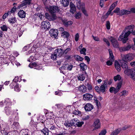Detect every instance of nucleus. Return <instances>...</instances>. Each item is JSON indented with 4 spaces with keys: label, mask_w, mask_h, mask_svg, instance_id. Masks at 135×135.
I'll return each mask as SVG.
<instances>
[{
    "label": "nucleus",
    "mask_w": 135,
    "mask_h": 135,
    "mask_svg": "<svg viewBox=\"0 0 135 135\" xmlns=\"http://www.w3.org/2000/svg\"><path fill=\"white\" fill-rule=\"evenodd\" d=\"M9 99H7L5 100L4 104L7 106L5 108V112L7 115H9L13 113L10 106L11 105V103L9 102Z\"/></svg>",
    "instance_id": "obj_1"
},
{
    "label": "nucleus",
    "mask_w": 135,
    "mask_h": 135,
    "mask_svg": "<svg viewBox=\"0 0 135 135\" xmlns=\"http://www.w3.org/2000/svg\"><path fill=\"white\" fill-rule=\"evenodd\" d=\"M78 120L77 119L74 118L70 120H67L64 123V125L67 128L71 127L72 126H76L75 123Z\"/></svg>",
    "instance_id": "obj_2"
},
{
    "label": "nucleus",
    "mask_w": 135,
    "mask_h": 135,
    "mask_svg": "<svg viewBox=\"0 0 135 135\" xmlns=\"http://www.w3.org/2000/svg\"><path fill=\"white\" fill-rule=\"evenodd\" d=\"M47 9L51 14H54L59 12L60 10L59 8L55 6H50Z\"/></svg>",
    "instance_id": "obj_3"
},
{
    "label": "nucleus",
    "mask_w": 135,
    "mask_h": 135,
    "mask_svg": "<svg viewBox=\"0 0 135 135\" xmlns=\"http://www.w3.org/2000/svg\"><path fill=\"white\" fill-rule=\"evenodd\" d=\"M50 23L48 21H44L42 22L41 27L45 31L49 30L51 28Z\"/></svg>",
    "instance_id": "obj_4"
},
{
    "label": "nucleus",
    "mask_w": 135,
    "mask_h": 135,
    "mask_svg": "<svg viewBox=\"0 0 135 135\" xmlns=\"http://www.w3.org/2000/svg\"><path fill=\"white\" fill-rule=\"evenodd\" d=\"M51 15H50L48 13H46L45 14V17L49 21H54L57 19L58 17L55 14Z\"/></svg>",
    "instance_id": "obj_5"
},
{
    "label": "nucleus",
    "mask_w": 135,
    "mask_h": 135,
    "mask_svg": "<svg viewBox=\"0 0 135 135\" xmlns=\"http://www.w3.org/2000/svg\"><path fill=\"white\" fill-rule=\"evenodd\" d=\"M50 36L53 38H56L58 34V31L57 29H51L49 31Z\"/></svg>",
    "instance_id": "obj_6"
},
{
    "label": "nucleus",
    "mask_w": 135,
    "mask_h": 135,
    "mask_svg": "<svg viewBox=\"0 0 135 135\" xmlns=\"http://www.w3.org/2000/svg\"><path fill=\"white\" fill-rule=\"evenodd\" d=\"M83 97L84 100L89 101L92 100L93 95L90 93H86L83 95Z\"/></svg>",
    "instance_id": "obj_7"
},
{
    "label": "nucleus",
    "mask_w": 135,
    "mask_h": 135,
    "mask_svg": "<svg viewBox=\"0 0 135 135\" xmlns=\"http://www.w3.org/2000/svg\"><path fill=\"white\" fill-rule=\"evenodd\" d=\"M109 39L110 41L113 46L115 48L119 47V45L118 42L115 38L111 36L109 38Z\"/></svg>",
    "instance_id": "obj_8"
},
{
    "label": "nucleus",
    "mask_w": 135,
    "mask_h": 135,
    "mask_svg": "<svg viewBox=\"0 0 135 135\" xmlns=\"http://www.w3.org/2000/svg\"><path fill=\"white\" fill-rule=\"evenodd\" d=\"M133 46V45L128 44L126 46L121 47L119 48V50L120 52L128 51L130 49L132 48Z\"/></svg>",
    "instance_id": "obj_9"
},
{
    "label": "nucleus",
    "mask_w": 135,
    "mask_h": 135,
    "mask_svg": "<svg viewBox=\"0 0 135 135\" xmlns=\"http://www.w3.org/2000/svg\"><path fill=\"white\" fill-rule=\"evenodd\" d=\"M31 0H25L22 2L21 4H20L17 7V8L19 9L22 7L24 6V8H26V5L27 4H30Z\"/></svg>",
    "instance_id": "obj_10"
},
{
    "label": "nucleus",
    "mask_w": 135,
    "mask_h": 135,
    "mask_svg": "<svg viewBox=\"0 0 135 135\" xmlns=\"http://www.w3.org/2000/svg\"><path fill=\"white\" fill-rule=\"evenodd\" d=\"M73 67V65L71 64L69 65V64H65L61 68L62 69L71 71Z\"/></svg>",
    "instance_id": "obj_11"
},
{
    "label": "nucleus",
    "mask_w": 135,
    "mask_h": 135,
    "mask_svg": "<svg viewBox=\"0 0 135 135\" xmlns=\"http://www.w3.org/2000/svg\"><path fill=\"white\" fill-rule=\"evenodd\" d=\"M55 54L58 57L61 56L64 54V50L61 49H58L56 50L55 51Z\"/></svg>",
    "instance_id": "obj_12"
},
{
    "label": "nucleus",
    "mask_w": 135,
    "mask_h": 135,
    "mask_svg": "<svg viewBox=\"0 0 135 135\" xmlns=\"http://www.w3.org/2000/svg\"><path fill=\"white\" fill-rule=\"evenodd\" d=\"M94 128L93 130L98 129L100 127V123L99 119H97L95 120L93 124Z\"/></svg>",
    "instance_id": "obj_13"
},
{
    "label": "nucleus",
    "mask_w": 135,
    "mask_h": 135,
    "mask_svg": "<svg viewBox=\"0 0 135 135\" xmlns=\"http://www.w3.org/2000/svg\"><path fill=\"white\" fill-rule=\"evenodd\" d=\"M133 59L132 54H129L124 55V57L122 59L125 61H130Z\"/></svg>",
    "instance_id": "obj_14"
},
{
    "label": "nucleus",
    "mask_w": 135,
    "mask_h": 135,
    "mask_svg": "<svg viewBox=\"0 0 135 135\" xmlns=\"http://www.w3.org/2000/svg\"><path fill=\"white\" fill-rule=\"evenodd\" d=\"M85 110L86 111H90L93 108V105L90 103H87L84 107Z\"/></svg>",
    "instance_id": "obj_15"
},
{
    "label": "nucleus",
    "mask_w": 135,
    "mask_h": 135,
    "mask_svg": "<svg viewBox=\"0 0 135 135\" xmlns=\"http://www.w3.org/2000/svg\"><path fill=\"white\" fill-rule=\"evenodd\" d=\"M131 13V11L125 9L120 10L118 15L121 16L125 15H128Z\"/></svg>",
    "instance_id": "obj_16"
},
{
    "label": "nucleus",
    "mask_w": 135,
    "mask_h": 135,
    "mask_svg": "<svg viewBox=\"0 0 135 135\" xmlns=\"http://www.w3.org/2000/svg\"><path fill=\"white\" fill-rule=\"evenodd\" d=\"M70 12L74 14L76 11V8L74 4L72 2L70 3Z\"/></svg>",
    "instance_id": "obj_17"
},
{
    "label": "nucleus",
    "mask_w": 135,
    "mask_h": 135,
    "mask_svg": "<svg viewBox=\"0 0 135 135\" xmlns=\"http://www.w3.org/2000/svg\"><path fill=\"white\" fill-rule=\"evenodd\" d=\"M104 83L102 84L100 86V90L103 93L105 91L106 88L107 87V83L105 81H104Z\"/></svg>",
    "instance_id": "obj_18"
},
{
    "label": "nucleus",
    "mask_w": 135,
    "mask_h": 135,
    "mask_svg": "<svg viewBox=\"0 0 135 135\" xmlns=\"http://www.w3.org/2000/svg\"><path fill=\"white\" fill-rule=\"evenodd\" d=\"M18 15L20 18H24L25 17L26 13L23 10H20L18 13Z\"/></svg>",
    "instance_id": "obj_19"
},
{
    "label": "nucleus",
    "mask_w": 135,
    "mask_h": 135,
    "mask_svg": "<svg viewBox=\"0 0 135 135\" xmlns=\"http://www.w3.org/2000/svg\"><path fill=\"white\" fill-rule=\"evenodd\" d=\"M121 67L123 69H127L128 68V65L127 64V62L124 60H122L121 61Z\"/></svg>",
    "instance_id": "obj_20"
},
{
    "label": "nucleus",
    "mask_w": 135,
    "mask_h": 135,
    "mask_svg": "<svg viewBox=\"0 0 135 135\" xmlns=\"http://www.w3.org/2000/svg\"><path fill=\"white\" fill-rule=\"evenodd\" d=\"M124 73L128 75H131L132 78H133L134 76H133L132 75V69H126L124 71Z\"/></svg>",
    "instance_id": "obj_21"
},
{
    "label": "nucleus",
    "mask_w": 135,
    "mask_h": 135,
    "mask_svg": "<svg viewBox=\"0 0 135 135\" xmlns=\"http://www.w3.org/2000/svg\"><path fill=\"white\" fill-rule=\"evenodd\" d=\"M131 32L129 31H128L126 32L125 34L124 33H122L121 35L120 36L119 38H128L127 37L130 34Z\"/></svg>",
    "instance_id": "obj_22"
},
{
    "label": "nucleus",
    "mask_w": 135,
    "mask_h": 135,
    "mask_svg": "<svg viewBox=\"0 0 135 135\" xmlns=\"http://www.w3.org/2000/svg\"><path fill=\"white\" fill-rule=\"evenodd\" d=\"M20 125L19 123L17 122H14L12 125L11 128L13 130H15L19 128Z\"/></svg>",
    "instance_id": "obj_23"
},
{
    "label": "nucleus",
    "mask_w": 135,
    "mask_h": 135,
    "mask_svg": "<svg viewBox=\"0 0 135 135\" xmlns=\"http://www.w3.org/2000/svg\"><path fill=\"white\" fill-rule=\"evenodd\" d=\"M69 0H61L60 3L64 7H66L69 4Z\"/></svg>",
    "instance_id": "obj_24"
},
{
    "label": "nucleus",
    "mask_w": 135,
    "mask_h": 135,
    "mask_svg": "<svg viewBox=\"0 0 135 135\" xmlns=\"http://www.w3.org/2000/svg\"><path fill=\"white\" fill-rule=\"evenodd\" d=\"M62 22L64 25L66 27L73 23L72 21H68L67 20H62Z\"/></svg>",
    "instance_id": "obj_25"
},
{
    "label": "nucleus",
    "mask_w": 135,
    "mask_h": 135,
    "mask_svg": "<svg viewBox=\"0 0 135 135\" xmlns=\"http://www.w3.org/2000/svg\"><path fill=\"white\" fill-rule=\"evenodd\" d=\"M80 67V70L82 71H85L87 69V66L84 63H81L79 65Z\"/></svg>",
    "instance_id": "obj_26"
},
{
    "label": "nucleus",
    "mask_w": 135,
    "mask_h": 135,
    "mask_svg": "<svg viewBox=\"0 0 135 135\" xmlns=\"http://www.w3.org/2000/svg\"><path fill=\"white\" fill-rule=\"evenodd\" d=\"M78 79L81 81L84 80L85 78V76L84 74L83 73L79 74L77 76Z\"/></svg>",
    "instance_id": "obj_27"
},
{
    "label": "nucleus",
    "mask_w": 135,
    "mask_h": 135,
    "mask_svg": "<svg viewBox=\"0 0 135 135\" xmlns=\"http://www.w3.org/2000/svg\"><path fill=\"white\" fill-rule=\"evenodd\" d=\"M86 88L84 85H82L80 86L79 88V90L82 93H85L86 92Z\"/></svg>",
    "instance_id": "obj_28"
},
{
    "label": "nucleus",
    "mask_w": 135,
    "mask_h": 135,
    "mask_svg": "<svg viewBox=\"0 0 135 135\" xmlns=\"http://www.w3.org/2000/svg\"><path fill=\"white\" fill-rule=\"evenodd\" d=\"M109 59L111 61H114V55H113L112 51L110 49L109 50Z\"/></svg>",
    "instance_id": "obj_29"
},
{
    "label": "nucleus",
    "mask_w": 135,
    "mask_h": 135,
    "mask_svg": "<svg viewBox=\"0 0 135 135\" xmlns=\"http://www.w3.org/2000/svg\"><path fill=\"white\" fill-rule=\"evenodd\" d=\"M40 131L45 135H49V131L48 129L46 127L44 128L41 130Z\"/></svg>",
    "instance_id": "obj_30"
},
{
    "label": "nucleus",
    "mask_w": 135,
    "mask_h": 135,
    "mask_svg": "<svg viewBox=\"0 0 135 135\" xmlns=\"http://www.w3.org/2000/svg\"><path fill=\"white\" fill-rule=\"evenodd\" d=\"M115 66L118 72L120 71L121 68L120 65L118 62L117 61H115Z\"/></svg>",
    "instance_id": "obj_31"
},
{
    "label": "nucleus",
    "mask_w": 135,
    "mask_h": 135,
    "mask_svg": "<svg viewBox=\"0 0 135 135\" xmlns=\"http://www.w3.org/2000/svg\"><path fill=\"white\" fill-rule=\"evenodd\" d=\"M110 10V9H109L108 11L107 12L105 15L103 16L101 18L102 19V20L104 19V20H105L108 17L109 15L110 14L112 11V10Z\"/></svg>",
    "instance_id": "obj_32"
},
{
    "label": "nucleus",
    "mask_w": 135,
    "mask_h": 135,
    "mask_svg": "<svg viewBox=\"0 0 135 135\" xmlns=\"http://www.w3.org/2000/svg\"><path fill=\"white\" fill-rule=\"evenodd\" d=\"M37 123L34 121L32 120H31L30 122L29 125L32 128H33L36 127Z\"/></svg>",
    "instance_id": "obj_33"
},
{
    "label": "nucleus",
    "mask_w": 135,
    "mask_h": 135,
    "mask_svg": "<svg viewBox=\"0 0 135 135\" xmlns=\"http://www.w3.org/2000/svg\"><path fill=\"white\" fill-rule=\"evenodd\" d=\"M74 57L75 60L77 61H82L83 60V58L78 55H75Z\"/></svg>",
    "instance_id": "obj_34"
},
{
    "label": "nucleus",
    "mask_w": 135,
    "mask_h": 135,
    "mask_svg": "<svg viewBox=\"0 0 135 135\" xmlns=\"http://www.w3.org/2000/svg\"><path fill=\"white\" fill-rule=\"evenodd\" d=\"M134 26L133 25H131L126 27V28L127 30L128 31H130L131 32L133 31L134 29Z\"/></svg>",
    "instance_id": "obj_35"
},
{
    "label": "nucleus",
    "mask_w": 135,
    "mask_h": 135,
    "mask_svg": "<svg viewBox=\"0 0 135 135\" xmlns=\"http://www.w3.org/2000/svg\"><path fill=\"white\" fill-rule=\"evenodd\" d=\"M8 21L10 23H14L17 22V20L15 17H11L8 20Z\"/></svg>",
    "instance_id": "obj_36"
},
{
    "label": "nucleus",
    "mask_w": 135,
    "mask_h": 135,
    "mask_svg": "<svg viewBox=\"0 0 135 135\" xmlns=\"http://www.w3.org/2000/svg\"><path fill=\"white\" fill-rule=\"evenodd\" d=\"M120 128H118L113 132L110 135H117L120 132Z\"/></svg>",
    "instance_id": "obj_37"
},
{
    "label": "nucleus",
    "mask_w": 135,
    "mask_h": 135,
    "mask_svg": "<svg viewBox=\"0 0 135 135\" xmlns=\"http://www.w3.org/2000/svg\"><path fill=\"white\" fill-rule=\"evenodd\" d=\"M95 102L96 103V104L97 107V108L98 109L100 108L101 107V105L99 102L97 100V99H94Z\"/></svg>",
    "instance_id": "obj_38"
},
{
    "label": "nucleus",
    "mask_w": 135,
    "mask_h": 135,
    "mask_svg": "<svg viewBox=\"0 0 135 135\" xmlns=\"http://www.w3.org/2000/svg\"><path fill=\"white\" fill-rule=\"evenodd\" d=\"M69 36V33L66 31L63 32L61 34V36L64 38H68Z\"/></svg>",
    "instance_id": "obj_39"
},
{
    "label": "nucleus",
    "mask_w": 135,
    "mask_h": 135,
    "mask_svg": "<svg viewBox=\"0 0 135 135\" xmlns=\"http://www.w3.org/2000/svg\"><path fill=\"white\" fill-rule=\"evenodd\" d=\"M76 6L78 8L80 9L81 8V0H75Z\"/></svg>",
    "instance_id": "obj_40"
},
{
    "label": "nucleus",
    "mask_w": 135,
    "mask_h": 135,
    "mask_svg": "<svg viewBox=\"0 0 135 135\" xmlns=\"http://www.w3.org/2000/svg\"><path fill=\"white\" fill-rule=\"evenodd\" d=\"M117 1L114 2L112 4L109 8V9H110V10H111L112 11L114 9L117 5Z\"/></svg>",
    "instance_id": "obj_41"
},
{
    "label": "nucleus",
    "mask_w": 135,
    "mask_h": 135,
    "mask_svg": "<svg viewBox=\"0 0 135 135\" xmlns=\"http://www.w3.org/2000/svg\"><path fill=\"white\" fill-rule=\"evenodd\" d=\"M85 85L86 86L88 90L90 91L92 89V86L91 84L90 83H87L85 84Z\"/></svg>",
    "instance_id": "obj_42"
},
{
    "label": "nucleus",
    "mask_w": 135,
    "mask_h": 135,
    "mask_svg": "<svg viewBox=\"0 0 135 135\" xmlns=\"http://www.w3.org/2000/svg\"><path fill=\"white\" fill-rule=\"evenodd\" d=\"M75 123V127L77 126L78 127H81L84 124V122L83 121L76 122Z\"/></svg>",
    "instance_id": "obj_43"
},
{
    "label": "nucleus",
    "mask_w": 135,
    "mask_h": 135,
    "mask_svg": "<svg viewBox=\"0 0 135 135\" xmlns=\"http://www.w3.org/2000/svg\"><path fill=\"white\" fill-rule=\"evenodd\" d=\"M18 84L17 83L12 81L10 85V87L12 89L14 88Z\"/></svg>",
    "instance_id": "obj_44"
},
{
    "label": "nucleus",
    "mask_w": 135,
    "mask_h": 135,
    "mask_svg": "<svg viewBox=\"0 0 135 135\" xmlns=\"http://www.w3.org/2000/svg\"><path fill=\"white\" fill-rule=\"evenodd\" d=\"M1 29L3 31H7V26L5 25H3L1 27Z\"/></svg>",
    "instance_id": "obj_45"
},
{
    "label": "nucleus",
    "mask_w": 135,
    "mask_h": 135,
    "mask_svg": "<svg viewBox=\"0 0 135 135\" xmlns=\"http://www.w3.org/2000/svg\"><path fill=\"white\" fill-rule=\"evenodd\" d=\"M121 77L120 75H118L114 77V80L115 81H116L117 80H120L121 79Z\"/></svg>",
    "instance_id": "obj_46"
},
{
    "label": "nucleus",
    "mask_w": 135,
    "mask_h": 135,
    "mask_svg": "<svg viewBox=\"0 0 135 135\" xmlns=\"http://www.w3.org/2000/svg\"><path fill=\"white\" fill-rule=\"evenodd\" d=\"M81 112L78 109L77 110H75L73 112V113L75 115H79L81 114Z\"/></svg>",
    "instance_id": "obj_47"
},
{
    "label": "nucleus",
    "mask_w": 135,
    "mask_h": 135,
    "mask_svg": "<svg viewBox=\"0 0 135 135\" xmlns=\"http://www.w3.org/2000/svg\"><path fill=\"white\" fill-rule=\"evenodd\" d=\"M51 59L53 60H55L57 56L56 54H55V52H54L53 54H51Z\"/></svg>",
    "instance_id": "obj_48"
},
{
    "label": "nucleus",
    "mask_w": 135,
    "mask_h": 135,
    "mask_svg": "<svg viewBox=\"0 0 135 135\" xmlns=\"http://www.w3.org/2000/svg\"><path fill=\"white\" fill-rule=\"evenodd\" d=\"M50 127L49 128L51 132L55 130L56 129V127L54 125H51Z\"/></svg>",
    "instance_id": "obj_49"
},
{
    "label": "nucleus",
    "mask_w": 135,
    "mask_h": 135,
    "mask_svg": "<svg viewBox=\"0 0 135 135\" xmlns=\"http://www.w3.org/2000/svg\"><path fill=\"white\" fill-rule=\"evenodd\" d=\"M86 49L85 48H83L80 51V53L81 54H83L84 55H86Z\"/></svg>",
    "instance_id": "obj_50"
},
{
    "label": "nucleus",
    "mask_w": 135,
    "mask_h": 135,
    "mask_svg": "<svg viewBox=\"0 0 135 135\" xmlns=\"http://www.w3.org/2000/svg\"><path fill=\"white\" fill-rule=\"evenodd\" d=\"M120 11V8L119 7H116L113 11L114 13H117V15H118Z\"/></svg>",
    "instance_id": "obj_51"
},
{
    "label": "nucleus",
    "mask_w": 135,
    "mask_h": 135,
    "mask_svg": "<svg viewBox=\"0 0 135 135\" xmlns=\"http://www.w3.org/2000/svg\"><path fill=\"white\" fill-rule=\"evenodd\" d=\"M59 109H61L62 108V104H56L55 105Z\"/></svg>",
    "instance_id": "obj_52"
},
{
    "label": "nucleus",
    "mask_w": 135,
    "mask_h": 135,
    "mask_svg": "<svg viewBox=\"0 0 135 135\" xmlns=\"http://www.w3.org/2000/svg\"><path fill=\"white\" fill-rule=\"evenodd\" d=\"M122 84V81H120L119 83H118L117 86L116 87V89H118L119 90Z\"/></svg>",
    "instance_id": "obj_53"
},
{
    "label": "nucleus",
    "mask_w": 135,
    "mask_h": 135,
    "mask_svg": "<svg viewBox=\"0 0 135 135\" xmlns=\"http://www.w3.org/2000/svg\"><path fill=\"white\" fill-rule=\"evenodd\" d=\"M81 14L80 12H78L75 15V17L77 19H79L81 17Z\"/></svg>",
    "instance_id": "obj_54"
},
{
    "label": "nucleus",
    "mask_w": 135,
    "mask_h": 135,
    "mask_svg": "<svg viewBox=\"0 0 135 135\" xmlns=\"http://www.w3.org/2000/svg\"><path fill=\"white\" fill-rule=\"evenodd\" d=\"M106 27L107 29H110V23L109 21H107L106 22Z\"/></svg>",
    "instance_id": "obj_55"
},
{
    "label": "nucleus",
    "mask_w": 135,
    "mask_h": 135,
    "mask_svg": "<svg viewBox=\"0 0 135 135\" xmlns=\"http://www.w3.org/2000/svg\"><path fill=\"white\" fill-rule=\"evenodd\" d=\"M103 40L106 43L108 46H110V43L107 39L105 38H104L103 39Z\"/></svg>",
    "instance_id": "obj_56"
},
{
    "label": "nucleus",
    "mask_w": 135,
    "mask_h": 135,
    "mask_svg": "<svg viewBox=\"0 0 135 135\" xmlns=\"http://www.w3.org/2000/svg\"><path fill=\"white\" fill-rule=\"evenodd\" d=\"M14 89V90L17 92H19L20 90V89L18 86V84Z\"/></svg>",
    "instance_id": "obj_57"
},
{
    "label": "nucleus",
    "mask_w": 135,
    "mask_h": 135,
    "mask_svg": "<svg viewBox=\"0 0 135 135\" xmlns=\"http://www.w3.org/2000/svg\"><path fill=\"white\" fill-rule=\"evenodd\" d=\"M95 89L97 92L99 93L100 92V88L98 86H96L95 87Z\"/></svg>",
    "instance_id": "obj_58"
},
{
    "label": "nucleus",
    "mask_w": 135,
    "mask_h": 135,
    "mask_svg": "<svg viewBox=\"0 0 135 135\" xmlns=\"http://www.w3.org/2000/svg\"><path fill=\"white\" fill-rule=\"evenodd\" d=\"M79 35L78 33H77L75 35V41L77 42L79 39Z\"/></svg>",
    "instance_id": "obj_59"
},
{
    "label": "nucleus",
    "mask_w": 135,
    "mask_h": 135,
    "mask_svg": "<svg viewBox=\"0 0 135 135\" xmlns=\"http://www.w3.org/2000/svg\"><path fill=\"white\" fill-rule=\"evenodd\" d=\"M113 61H112L111 60H108L106 62L108 66H110L112 65L113 64Z\"/></svg>",
    "instance_id": "obj_60"
},
{
    "label": "nucleus",
    "mask_w": 135,
    "mask_h": 135,
    "mask_svg": "<svg viewBox=\"0 0 135 135\" xmlns=\"http://www.w3.org/2000/svg\"><path fill=\"white\" fill-rule=\"evenodd\" d=\"M107 133V131L105 130L102 131L99 134V135H104Z\"/></svg>",
    "instance_id": "obj_61"
},
{
    "label": "nucleus",
    "mask_w": 135,
    "mask_h": 135,
    "mask_svg": "<svg viewBox=\"0 0 135 135\" xmlns=\"http://www.w3.org/2000/svg\"><path fill=\"white\" fill-rule=\"evenodd\" d=\"M71 49L70 48H67L64 51V53L66 54Z\"/></svg>",
    "instance_id": "obj_62"
},
{
    "label": "nucleus",
    "mask_w": 135,
    "mask_h": 135,
    "mask_svg": "<svg viewBox=\"0 0 135 135\" xmlns=\"http://www.w3.org/2000/svg\"><path fill=\"white\" fill-rule=\"evenodd\" d=\"M19 79L18 77H16L15 78L13 79V81L15 82V83H17V82L19 80H18V79Z\"/></svg>",
    "instance_id": "obj_63"
},
{
    "label": "nucleus",
    "mask_w": 135,
    "mask_h": 135,
    "mask_svg": "<svg viewBox=\"0 0 135 135\" xmlns=\"http://www.w3.org/2000/svg\"><path fill=\"white\" fill-rule=\"evenodd\" d=\"M104 3V2L103 0H101L100 1V5L101 7H102L103 6Z\"/></svg>",
    "instance_id": "obj_64"
}]
</instances>
